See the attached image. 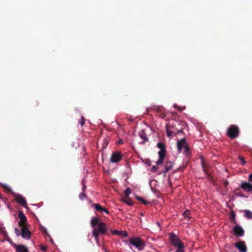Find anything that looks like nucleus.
<instances>
[{"instance_id": "f257e3e1", "label": "nucleus", "mask_w": 252, "mask_h": 252, "mask_svg": "<svg viewBox=\"0 0 252 252\" xmlns=\"http://www.w3.org/2000/svg\"><path fill=\"white\" fill-rule=\"evenodd\" d=\"M91 225L94 228L92 231V235L97 242L99 234H104L107 231V228L104 222L99 221V219L96 217H93L91 221Z\"/></svg>"}, {"instance_id": "f03ea898", "label": "nucleus", "mask_w": 252, "mask_h": 252, "mask_svg": "<svg viewBox=\"0 0 252 252\" xmlns=\"http://www.w3.org/2000/svg\"><path fill=\"white\" fill-rule=\"evenodd\" d=\"M129 244L133 246L137 250L142 251L145 247V244L143 240L139 237L133 236L129 239Z\"/></svg>"}, {"instance_id": "7ed1b4c3", "label": "nucleus", "mask_w": 252, "mask_h": 252, "mask_svg": "<svg viewBox=\"0 0 252 252\" xmlns=\"http://www.w3.org/2000/svg\"><path fill=\"white\" fill-rule=\"evenodd\" d=\"M239 129L237 126L231 125L227 129V135L231 138L234 139L238 136Z\"/></svg>"}, {"instance_id": "20e7f679", "label": "nucleus", "mask_w": 252, "mask_h": 252, "mask_svg": "<svg viewBox=\"0 0 252 252\" xmlns=\"http://www.w3.org/2000/svg\"><path fill=\"white\" fill-rule=\"evenodd\" d=\"M123 155L119 151H115L111 154L110 161L112 163H117L123 158Z\"/></svg>"}, {"instance_id": "39448f33", "label": "nucleus", "mask_w": 252, "mask_h": 252, "mask_svg": "<svg viewBox=\"0 0 252 252\" xmlns=\"http://www.w3.org/2000/svg\"><path fill=\"white\" fill-rule=\"evenodd\" d=\"M15 200L17 203L24 207L26 209H29L27 201L25 197L22 195L18 194L15 196Z\"/></svg>"}, {"instance_id": "423d86ee", "label": "nucleus", "mask_w": 252, "mask_h": 252, "mask_svg": "<svg viewBox=\"0 0 252 252\" xmlns=\"http://www.w3.org/2000/svg\"><path fill=\"white\" fill-rule=\"evenodd\" d=\"M21 230V236L23 238L29 240L31 237V233L26 226H20Z\"/></svg>"}, {"instance_id": "0eeeda50", "label": "nucleus", "mask_w": 252, "mask_h": 252, "mask_svg": "<svg viewBox=\"0 0 252 252\" xmlns=\"http://www.w3.org/2000/svg\"><path fill=\"white\" fill-rule=\"evenodd\" d=\"M177 147L179 151H181L182 149H184L185 152H188L189 150V146L185 138L182 139L180 141L178 142Z\"/></svg>"}, {"instance_id": "6e6552de", "label": "nucleus", "mask_w": 252, "mask_h": 252, "mask_svg": "<svg viewBox=\"0 0 252 252\" xmlns=\"http://www.w3.org/2000/svg\"><path fill=\"white\" fill-rule=\"evenodd\" d=\"M18 217L20 219L18 222L19 226H26V224L27 222V218L22 211H19Z\"/></svg>"}, {"instance_id": "1a4fd4ad", "label": "nucleus", "mask_w": 252, "mask_h": 252, "mask_svg": "<svg viewBox=\"0 0 252 252\" xmlns=\"http://www.w3.org/2000/svg\"><path fill=\"white\" fill-rule=\"evenodd\" d=\"M170 241L171 243L175 247H177L180 245L183 244L181 242L178 236L174 234H170Z\"/></svg>"}, {"instance_id": "9d476101", "label": "nucleus", "mask_w": 252, "mask_h": 252, "mask_svg": "<svg viewBox=\"0 0 252 252\" xmlns=\"http://www.w3.org/2000/svg\"><path fill=\"white\" fill-rule=\"evenodd\" d=\"M233 231L234 234L238 237L243 236L244 234L243 229L238 225H236L234 227Z\"/></svg>"}, {"instance_id": "9b49d317", "label": "nucleus", "mask_w": 252, "mask_h": 252, "mask_svg": "<svg viewBox=\"0 0 252 252\" xmlns=\"http://www.w3.org/2000/svg\"><path fill=\"white\" fill-rule=\"evenodd\" d=\"M235 247H237L240 252H247V249L245 242L240 241L235 244Z\"/></svg>"}, {"instance_id": "f8f14e48", "label": "nucleus", "mask_w": 252, "mask_h": 252, "mask_svg": "<svg viewBox=\"0 0 252 252\" xmlns=\"http://www.w3.org/2000/svg\"><path fill=\"white\" fill-rule=\"evenodd\" d=\"M92 206L94 207L95 210L98 212H100L101 213L105 212L107 214H109V211H108V209L102 207L99 204H94L92 205Z\"/></svg>"}, {"instance_id": "ddd939ff", "label": "nucleus", "mask_w": 252, "mask_h": 252, "mask_svg": "<svg viewBox=\"0 0 252 252\" xmlns=\"http://www.w3.org/2000/svg\"><path fill=\"white\" fill-rule=\"evenodd\" d=\"M241 188L243 189L244 191H252V185L247 182H243L241 185Z\"/></svg>"}, {"instance_id": "4468645a", "label": "nucleus", "mask_w": 252, "mask_h": 252, "mask_svg": "<svg viewBox=\"0 0 252 252\" xmlns=\"http://www.w3.org/2000/svg\"><path fill=\"white\" fill-rule=\"evenodd\" d=\"M17 252H28V249L22 245H14Z\"/></svg>"}, {"instance_id": "2eb2a0df", "label": "nucleus", "mask_w": 252, "mask_h": 252, "mask_svg": "<svg viewBox=\"0 0 252 252\" xmlns=\"http://www.w3.org/2000/svg\"><path fill=\"white\" fill-rule=\"evenodd\" d=\"M173 165V163L172 161H169L166 162L164 167V172L166 173L169 170H171Z\"/></svg>"}, {"instance_id": "dca6fc26", "label": "nucleus", "mask_w": 252, "mask_h": 252, "mask_svg": "<svg viewBox=\"0 0 252 252\" xmlns=\"http://www.w3.org/2000/svg\"><path fill=\"white\" fill-rule=\"evenodd\" d=\"M230 221L233 224H236V214L234 211H231L230 213Z\"/></svg>"}, {"instance_id": "f3484780", "label": "nucleus", "mask_w": 252, "mask_h": 252, "mask_svg": "<svg viewBox=\"0 0 252 252\" xmlns=\"http://www.w3.org/2000/svg\"><path fill=\"white\" fill-rule=\"evenodd\" d=\"M242 211L244 212V216L246 218H247L249 219H251L252 218V212L251 211L248 210H245Z\"/></svg>"}, {"instance_id": "a211bd4d", "label": "nucleus", "mask_w": 252, "mask_h": 252, "mask_svg": "<svg viewBox=\"0 0 252 252\" xmlns=\"http://www.w3.org/2000/svg\"><path fill=\"white\" fill-rule=\"evenodd\" d=\"M201 166L202 167L203 171L205 173V174L208 176H210V175L208 173V169L205 164L204 159L202 158H201Z\"/></svg>"}, {"instance_id": "6ab92c4d", "label": "nucleus", "mask_w": 252, "mask_h": 252, "mask_svg": "<svg viewBox=\"0 0 252 252\" xmlns=\"http://www.w3.org/2000/svg\"><path fill=\"white\" fill-rule=\"evenodd\" d=\"M139 136L140 137V138L143 139L145 141H148V138L147 136V134L143 130H142L141 132H139Z\"/></svg>"}, {"instance_id": "aec40b11", "label": "nucleus", "mask_w": 252, "mask_h": 252, "mask_svg": "<svg viewBox=\"0 0 252 252\" xmlns=\"http://www.w3.org/2000/svg\"><path fill=\"white\" fill-rule=\"evenodd\" d=\"M166 150H160L158 152V154L159 156V158L161 159H164V158L166 156Z\"/></svg>"}, {"instance_id": "412c9836", "label": "nucleus", "mask_w": 252, "mask_h": 252, "mask_svg": "<svg viewBox=\"0 0 252 252\" xmlns=\"http://www.w3.org/2000/svg\"><path fill=\"white\" fill-rule=\"evenodd\" d=\"M157 147L159 149H160V150H166L165 144L162 142H158L157 144Z\"/></svg>"}, {"instance_id": "4be33fe9", "label": "nucleus", "mask_w": 252, "mask_h": 252, "mask_svg": "<svg viewBox=\"0 0 252 252\" xmlns=\"http://www.w3.org/2000/svg\"><path fill=\"white\" fill-rule=\"evenodd\" d=\"M178 250L176 251V252H184V244L180 245V246H177Z\"/></svg>"}, {"instance_id": "5701e85b", "label": "nucleus", "mask_w": 252, "mask_h": 252, "mask_svg": "<svg viewBox=\"0 0 252 252\" xmlns=\"http://www.w3.org/2000/svg\"><path fill=\"white\" fill-rule=\"evenodd\" d=\"M131 190L130 189L127 188L125 190V195L126 197L128 198L129 195L131 193Z\"/></svg>"}, {"instance_id": "b1692460", "label": "nucleus", "mask_w": 252, "mask_h": 252, "mask_svg": "<svg viewBox=\"0 0 252 252\" xmlns=\"http://www.w3.org/2000/svg\"><path fill=\"white\" fill-rule=\"evenodd\" d=\"M126 199H123V201L126 203L127 205L129 206H132L133 205L132 201V200L128 198Z\"/></svg>"}, {"instance_id": "393cba45", "label": "nucleus", "mask_w": 252, "mask_h": 252, "mask_svg": "<svg viewBox=\"0 0 252 252\" xmlns=\"http://www.w3.org/2000/svg\"><path fill=\"white\" fill-rule=\"evenodd\" d=\"M166 132L167 134V136L168 137H170L172 135V132L169 129L168 127V126H166Z\"/></svg>"}, {"instance_id": "a878e982", "label": "nucleus", "mask_w": 252, "mask_h": 252, "mask_svg": "<svg viewBox=\"0 0 252 252\" xmlns=\"http://www.w3.org/2000/svg\"><path fill=\"white\" fill-rule=\"evenodd\" d=\"M190 215V211L189 210H186L184 213H183L184 217L185 218H189V215Z\"/></svg>"}, {"instance_id": "bb28decb", "label": "nucleus", "mask_w": 252, "mask_h": 252, "mask_svg": "<svg viewBox=\"0 0 252 252\" xmlns=\"http://www.w3.org/2000/svg\"><path fill=\"white\" fill-rule=\"evenodd\" d=\"M156 110L158 115H159L161 113L163 112V108L162 107H158L156 108Z\"/></svg>"}, {"instance_id": "cd10ccee", "label": "nucleus", "mask_w": 252, "mask_h": 252, "mask_svg": "<svg viewBox=\"0 0 252 252\" xmlns=\"http://www.w3.org/2000/svg\"><path fill=\"white\" fill-rule=\"evenodd\" d=\"M14 230H15V233L17 236H19L20 235H21V231H20L18 228H15L14 229Z\"/></svg>"}, {"instance_id": "c85d7f7f", "label": "nucleus", "mask_w": 252, "mask_h": 252, "mask_svg": "<svg viewBox=\"0 0 252 252\" xmlns=\"http://www.w3.org/2000/svg\"><path fill=\"white\" fill-rule=\"evenodd\" d=\"M85 119L83 117H81L80 120L79 121V124L81 126H83L85 124Z\"/></svg>"}, {"instance_id": "c756f323", "label": "nucleus", "mask_w": 252, "mask_h": 252, "mask_svg": "<svg viewBox=\"0 0 252 252\" xmlns=\"http://www.w3.org/2000/svg\"><path fill=\"white\" fill-rule=\"evenodd\" d=\"M40 249L41 251H43V252H45L47 250V247L43 245H40Z\"/></svg>"}, {"instance_id": "7c9ffc66", "label": "nucleus", "mask_w": 252, "mask_h": 252, "mask_svg": "<svg viewBox=\"0 0 252 252\" xmlns=\"http://www.w3.org/2000/svg\"><path fill=\"white\" fill-rule=\"evenodd\" d=\"M86 197V195L84 192H82L79 194V198L80 199H83Z\"/></svg>"}, {"instance_id": "2f4dec72", "label": "nucleus", "mask_w": 252, "mask_h": 252, "mask_svg": "<svg viewBox=\"0 0 252 252\" xmlns=\"http://www.w3.org/2000/svg\"><path fill=\"white\" fill-rule=\"evenodd\" d=\"M163 160L164 159H161L159 158L158 160L157 161L156 163L158 165H160L163 163Z\"/></svg>"}, {"instance_id": "473e14b6", "label": "nucleus", "mask_w": 252, "mask_h": 252, "mask_svg": "<svg viewBox=\"0 0 252 252\" xmlns=\"http://www.w3.org/2000/svg\"><path fill=\"white\" fill-rule=\"evenodd\" d=\"M158 169V167L156 166H153L151 168V171L152 172H156Z\"/></svg>"}, {"instance_id": "72a5a7b5", "label": "nucleus", "mask_w": 252, "mask_h": 252, "mask_svg": "<svg viewBox=\"0 0 252 252\" xmlns=\"http://www.w3.org/2000/svg\"><path fill=\"white\" fill-rule=\"evenodd\" d=\"M161 118H162V119H164L165 117V114L164 113V112H162L161 113V114H160L159 115H158Z\"/></svg>"}, {"instance_id": "f704fd0d", "label": "nucleus", "mask_w": 252, "mask_h": 252, "mask_svg": "<svg viewBox=\"0 0 252 252\" xmlns=\"http://www.w3.org/2000/svg\"><path fill=\"white\" fill-rule=\"evenodd\" d=\"M123 140L122 139H119L118 140V142H117V143L118 144H122L123 143Z\"/></svg>"}, {"instance_id": "c9c22d12", "label": "nucleus", "mask_w": 252, "mask_h": 252, "mask_svg": "<svg viewBox=\"0 0 252 252\" xmlns=\"http://www.w3.org/2000/svg\"><path fill=\"white\" fill-rule=\"evenodd\" d=\"M249 179L250 182H252V173H250L249 175Z\"/></svg>"}, {"instance_id": "e433bc0d", "label": "nucleus", "mask_w": 252, "mask_h": 252, "mask_svg": "<svg viewBox=\"0 0 252 252\" xmlns=\"http://www.w3.org/2000/svg\"><path fill=\"white\" fill-rule=\"evenodd\" d=\"M142 203L144 205H147L149 203L146 200H145L144 199L142 201Z\"/></svg>"}, {"instance_id": "4c0bfd02", "label": "nucleus", "mask_w": 252, "mask_h": 252, "mask_svg": "<svg viewBox=\"0 0 252 252\" xmlns=\"http://www.w3.org/2000/svg\"><path fill=\"white\" fill-rule=\"evenodd\" d=\"M112 233L113 234H119V231H118V230H114Z\"/></svg>"}, {"instance_id": "58836bf2", "label": "nucleus", "mask_w": 252, "mask_h": 252, "mask_svg": "<svg viewBox=\"0 0 252 252\" xmlns=\"http://www.w3.org/2000/svg\"><path fill=\"white\" fill-rule=\"evenodd\" d=\"M136 198L137 199V200L140 201L141 202H142L143 201V200L144 199L143 198H142L141 197H137Z\"/></svg>"}, {"instance_id": "ea45409f", "label": "nucleus", "mask_w": 252, "mask_h": 252, "mask_svg": "<svg viewBox=\"0 0 252 252\" xmlns=\"http://www.w3.org/2000/svg\"><path fill=\"white\" fill-rule=\"evenodd\" d=\"M237 195L240 197H244V195L241 193H238L237 194Z\"/></svg>"}, {"instance_id": "a19ab883", "label": "nucleus", "mask_w": 252, "mask_h": 252, "mask_svg": "<svg viewBox=\"0 0 252 252\" xmlns=\"http://www.w3.org/2000/svg\"><path fill=\"white\" fill-rule=\"evenodd\" d=\"M49 237L50 238V242L53 244L54 243V241H53V239L51 238L49 235Z\"/></svg>"}, {"instance_id": "79ce46f5", "label": "nucleus", "mask_w": 252, "mask_h": 252, "mask_svg": "<svg viewBox=\"0 0 252 252\" xmlns=\"http://www.w3.org/2000/svg\"><path fill=\"white\" fill-rule=\"evenodd\" d=\"M85 189H86V186L84 184L83 188H82L84 192V190H85Z\"/></svg>"}, {"instance_id": "37998d69", "label": "nucleus", "mask_w": 252, "mask_h": 252, "mask_svg": "<svg viewBox=\"0 0 252 252\" xmlns=\"http://www.w3.org/2000/svg\"><path fill=\"white\" fill-rule=\"evenodd\" d=\"M174 107L175 108H178V109H179V110H180V111H181V110H182V109H179V108L177 106V105H176V104H174Z\"/></svg>"}, {"instance_id": "c03bdc74", "label": "nucleus", "mask_w": 252, "mask_h": 252, "mask_svg": "<svg viewBox=\"0 0 252 252\" xmlns=\"http://www.w3.org/2000/svg\"><path fill=\"white\" fill-rule=\"evenodd\" d=\"M224 184H225V186H227V185H228V182L227 181H226L225 182Z\"/></svg>"}, {"instance_id": "a18cd8bd", "label": "nucleus", "mask_w": 252, "mask_h": 252, "mask_svg": "<svg viewBox=\"0 0 252 252\" xmlns=\"http://www.w3.org/2000/svg\"><path fill=\"white\" fill-rule=\"evenodd\" d=\"M241 159H242V161L243 164H244L245 163V161L244 160V159L242 158Z\"/></svg>"}, {"instance_id": "49530a36", "label": "nucleus", "mask_w": 252, "mask_h": 252, "mask_svg": "<svg viewBox=\"0 0 252 252\" xmlns=\"http://www.w3.org/2000/svg\"><path fill=\"white\" fill-rule=\"evenodd\" d=\"M2 198V195L0 193V198Z\"/></svg>"}]
</instances>
